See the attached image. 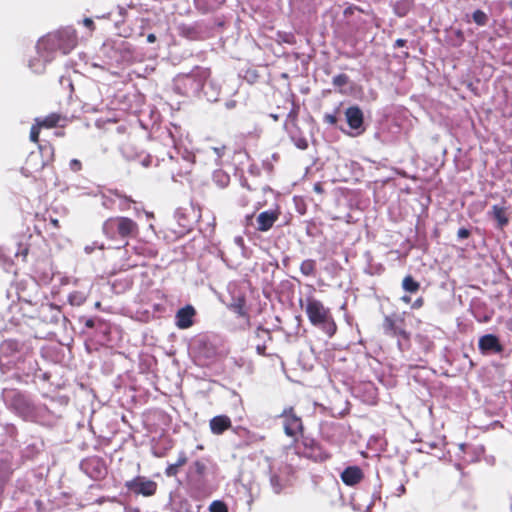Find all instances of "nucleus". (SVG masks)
Instances as JSON below:
<instances>
[{
  "label": "nucleus",
  "mask_w": 512,
  "mask_h": 512,
  "mask_svg": "<svg viewBox=\"0 0 512 512\" xmlns=\"http://www.w3.org/2000/svg\"><path fill=\"white\" fill-rule=\"evenodd\" d=\"M306 315L310 323L321 329L328 337H333L337 332V325L328 307L314 297L306 299Z\"/></svg>",
  "instance_id": "nucleus-1"
},
{
  "label": "nucleus",
  "mask_w": 512,
  "mask_h": 512,
  "mask_svg": "<svg viewBox=\"0 0 512 512\" xmlns=\"http://www.w3.org/2000/svg\"><path fill=\"white\" fill-rule=\"evenodd\" d=\"M104 235L111 240H124L128 244L129 238H135L139 234V226L129 217L116 216L104 221L102 227Z\"/></svg>",
  "instance_id": "nucleus-2"
},
{
  "label": "nucleus",
  "mask_w": 512,
  "mask_h": 512,
  "mask_svg": "<svg viewBox=\"0 0 512 512\" xmlns=\"http://www.w3.org/2000/svg\"><path fill=\"white\" fill-rule=\"evenodd\" d=\"M295 479L296 469L292 464L282 462L277 467L270 466V485L276 494L293 485Z\"/></svg>",
  "instance_id": "nucleus-3"
},
{
  "label": "nucleus",
  "mask_w": 512,
  "mask_h": 512,
  "mask_svg": "<svg viewBox=\"0 0 512 512\" xmlns=\"http://www.w3.org/2000/svg\"><path fill=\"white\" fill-rule=\"evenodd\" d=\"M62 37H70V45H73L74 36L67 29L50 33L38 41L36 48L39 56L43 58L45 62L50 61L51 55L55 51L60 50Z\"/></svg>",
  "instance_id": "nucleus-4"
},
{
  "label": "nucleus",
  "mask_w": 512,
  "mask_h": 512,
  "mask_svg": "<svg viewBox=\"0 0 512 512\" xmlns=\"http://www.w3.org/2000/svg\"><path fill=\"white\" fill-rule=\"evenodd\" d=\"M298 454L304 458L314 462H325L331 458V453L328 452L317 440L312 437L300 436L299 445L296 447Z\"/></svg>",
  "instance_id": "nucleus-5"
},
{
  "label": "nucleus",
  "mask_w": 512,
  "mask_h": 512,
  "mask_svg": "<svg viewBox=\"0 0 512 512\" xmlns=\"http://www.w3.org/2000/svg\"><path fill=\"white\" fill-rule=\"evenodd\" d=\"M278 417L281 419L285 435L292 438L294 442H298L299 437L304 434V424L295 408L285 407Z\"/></svg>",
  "instance_id": "nucleus-6"
},
{
  "label": "nucleus",
  "mask_w": 512,
  "mask_h": 512,
  "mask_svg": "<svg viewBox=\"0 0 512 512\" xmlns=\"http://www.w3.org/2000/svg\"><path fill=\"white\" fill-rule=\"evenodd\" d=\"M196 156L192 152L186 151L178 157H170L169 172L174 181L188 178L194 168Z\"/></svg>",
  "instance_id": "nucleus-7"
},
{
  "label": "nucleus",
  "mask_w": 512,
  "mask_h": 512,
  "mask_svg": "<svg viewBox=\"0 0 512 512\" xmlns=\"http://www.w3.org/2000/svg\"><path fill=\"white\" fill-rule=\"evenodd\" d=\"M382 328L384 334L387 336L400 337L404 340L410 339V333L406 330L404 314H392L384 316Z\"/></svg>",
  "instance_id": "nucleus-8"
},
{
  "label": "nucleus",
  "mask_w": 512,
  "mask_h": 512,
  "mask_svg": "<svg viewBox=\"0 0 512 512\" xmlns=\"http://www.w3.org/2000/svg\"><path fill=\"white\" fill-rule=\"evenodd\" d=\"M125 487L136 496L142 495L144 497H151L156 494L158 484L145 476H136L126 481Z\"/></svg>",
  "instance_id": "nucleus-9"
},
{
  "label": "nucleus",
  "mask_w": 512,
  "mask_h": 512,
  "mask_svg": "<svg viewBox=\"0 0 512 512\" xmlns=\"http://www.w3.org/2000/svg\"><path fill=\"white\" fill-rule=\"evenodd\" d=\"M81 469L93 480H102L108 473L105 460L100 456H90L82 460Z\"/></svg>",
  "instance_id": "nucleus-10"
},
{
  "label": "nucleus",
  "mask_w": 512,
  "mask_h": 512,
  "mask_svg": "<svg viewBox=\"0 0 512 512\" xmlns=\"http://www.w3.org/2000/svg\"><path fill=\"white\" fill-rule=\"evenodd\" d=\"M207 465L204 460L198 459L192 462L186 472V482L192 487L199 489L206 481Z\"/></svg>",
  "instance_id": "nucleus-11"
},
{
  "label": "nucleus",
  "mask_w": 512,
  "mask_h": 512,
  "mask_svg": "<svg viewBox=\"0 0 512 512\" xmlns=\"http://www.w3.org/2000/svg\"><path fill=\"white\" fill-rule=\"evenodd\" d=\"M478 349L483 355L501 354L504 351V346L496 335L485 334L479 338Z\"/></svg>",
  "instance_id": "nucleus-12"
},
{
  "label": "nucleus",
  "mask_w": 512,
  "mask_h": 512,
  "mask_svg": "<svg viewBox=\"0 0 512 512\" xmlns=\"http://www.w3.org/2000/svg\"><path fill=\"white\" fill-rule=\"evenodd\" d=\"M281 215V209L276 206L274 209L261 212L256 218V229L259 232L269 231L274 223L279 219Z\"/></svg>",
  "instance_id": "nucleus-13"
},
{
  "label": "nucleus",
  "mask_w": 512,
  "mask_h": 512,
  "mask_svg": "<svg viewBox=\"0 0 512 512\" xmlns=\"http://www.w3.org/2000/svg\"><path fill=\"white\" fill-rule=\"evenodd\" d=\"M345 117L348 126L357 131V134L364 132V115L360 107L356 105L348 107L345 111Z\"/></svg>",
  "instance_id": "nucleus-14"
},
{
  "label": "nucleus",
  "mask_w": 512,
  "mask_h": 512,
  "mask_svg": "<svg viewBox=\"0 0 512 512\" xmlns=\"http://www.w3.org/2000/svg\"><path fill=\"white\" fill-rule=\"evenodd\" d=\"M286 102L290 103L291 108L287 114L284 127L287 132L293 133V129L298 130V117L300 114V104L296 101L294 94H291Z\"/></svg>",
  "instance_id": "nucleus-15"
},
{
  "label": "nucleus",
  "mask_w": 512,
  "mask_h": 512,
  "mask_svg": "<svg viewBox=\"0 0 512 512\" xmlns=\"http://www.w3.org/2000/svg\"><path fill=\"white\" fill-rule=\"evenodd\" d=\"M273 339L271 331L259 325L254 331L253 341L256 352L261 356H266L267 343Z\"/></svg>",
  "instance_id": "nucleus-16"
},
{
  "label": "nucleus",
  "mask_w": 512,
  "mask_h": 512,
  "mask_svg": "<svg viewBox=\"0 0 512 512\" xmlns=\"http://www.w3.org/2000/svg\"><path fill=\"white\" fill-rule=\"evenodd\" d=\"M196 310L192 305L180 308L175 315V324L179 329H188L194 324Z\"/></svg>",
  "instance_id": "nucleus-17"
},
{
  "label": "nucleus",
  "mask_w": 512,
  "mask_h": 512,
  "mask_svg": "<svg viewBox=\"0 0 512 512\" xmlns=\"http://www.w3.org/2000/svg\"><path fill=\"white\" fill-rule=\"evenodd\" d=\"M364 478L362 469L358 466H349L341 473V480L347 486L359 484Z\"/></svg>",
  "instance_id": "nucleus-18"
},
{
  "label": "nucleus",
  "mask_w": 512,
  "mask_h": 512,
  "mask_svg": "<svg viewBox=\"0 0 512 512\" xmlns=\"http://www.w3.org/2000/svg\"><path fill=\"white\" fill-rule=\"evenodd\" d=\"M23 344L16 339H6L0 344L2 357H16L22 350Z\"/></svg>",
  "instance_id": "nucleus-19"
},
{
  "label": "nucleus",
  "mask_w": 512,
  "mask_h": 512,
  "mask_svg": "<svg viewBox=\"0 0 512 512\" xmlns=\"http://www.w3.org/2000/svg\"><path fill=\"white\" fill-rule=\"evenodd\" d=\"M210 429L211 432L215 435H220L224 433L226 430L231 428L232 422L231 419L226 415H218L213 417L210 420Z\"/></svg>",
  "instance_id": "nucleus-20"
},
{
  "label": "nucleus",
  "mask_w": 512,
  "mask_h": 512,
  "mask_svg": "<svg viewBox=\"0 0 512 512\" xmlns=\"http://www.w3.org/2000/svg\"><path fill=\"white\" fill-rule=\"evenodd\" d=\"M42 320L45 322L57 323L59 320L60 309L57 305L47 303L42 304L39 310Z\"/></svg>",
  "instance_id": "nucleus-21"
},
{
  "label": "nucleus",
  "mask_w": 512,
  "mask_h": 512,
  "mask_svg": "<svg viewBox=\"0 0 512 512\" xmlns=\"http://www.w3.org/2000/svg\"><path fill=\"white\" fill-rule=\"evenodd\" d=\"M489 215L497 222V226L500 229H503L509 223V218L507 216L505 207L493 205Z\"/></svg>",
  "instance_id": "nucleus-22"
},
{
  "label": "nucleus",
  "mask_w": 512,
  "mask_h": 512,
  "mask_svg": "<svg viewBox=\"0 0 512 512\" xmlns=\"http://www.w3.org/2000/svg\"><path fill=\"white\" fill-rule=\"evenodd\" d=\"M61 120H65V118L59 113H51L44 118H36L35 122L41 128L51 129L57 127Z\"/></svg>",
  "instance_id": "nucleus-23"
},
{
  "label": "nucleus",
  "mask_w": 512,
  "mask_h": 512,
  "mask_svg": "<svg viewBox=\"0 0 512 512\" xmlns=\"http://www.w3.org/2000/svg\"><path fill=\"white\" fill-rule=\"evenodd\" d=\"M414 7V0H397L393 11L398 17H405Z\"/></svg>",
  "instance_id": "nucleus-24"
},
{
  "label": "nucleus",
  "mask_w": 512,
  "mask_h": 512,
  "mask_svg": "<svg viewBox=\"0 0 512 512\" xmlns=\"http://www.w3.org/2000/svg\"><path fill=\"white\" fill-rule=\"evenodd\" d=\"M402 288L404 291L413 294L419 291L420 283L413 276L407 275L402 280Z\"/></svg>",
  "instance_id": "nucleus-25"
},
{
  "label": "nucleus",
  "mask_w": 512,
  "mask_h": 512,
  "mask_svg": "<svg viewBox=\"0 0 512 512\" xmlns=\"http://www.w3.org/2000/svg\"><path fill=\"white\" fill-rule=\"evenodd\" d=\"M316 266L317 263L314 259H306L300 264V271L304 276H315Z\"/></svg>",
  "instance_id": "nucleus-26"
},
{
  "label": "nucleus",
  "mask_w": 512,
  "mask_h": 512,
  "mask_svg": "<svg viewBox=\"0 0 512 512\" xmlns=\"http://www.w3.org/2000/svg\"><path fill=\"white\" fill-rule=\"evenodd\" d=\"M12 393H13V396L11 398V405L15 409L20 410V409H25L28 407L27 399L21 392L13 390Z\"/></svg>",
  "instance_id": "nucleus-27"
},
{
  "label": "nucleus",
  "mask_w": 512,
  "mask_h": 512,
  "mask_svg": "<svg viewBox=\"0 0 512 512\" xmlns=\"http://www.w3.org/2000/svg\"><path fill=\"white\" fill-rule=\"evenodd\" d=\"M70 33L74 36V43L73 45H70V37H62L61 39V45H60V51L63 54H68L72 49H74L77 45V34L75 30H68Z\"/></svg>",
  "instance_id": "nucleus-28"
},
{
  "label": "nucleus",
  "mask_w": 512,
  "mask_h": 512,
  "mask_svg": "<svg viewBox=\"0 0 512 512\" xmlns=\"http://www.w3.org/2000/svg\"><path fill=\"white\" fill-rule=\"evenodd\" d=\"M87 295L82 291H73L68 296V301L72 306H81L85 303Z\"/></svg>",
  "instance_id": "nucleus-29"
},
{
  "label": "nucleus",
  "mask_w": 512,
  "mask_h": 512,
  "mask_svg": "<svg viewBox=\"0 0 512 512\" xmlns=\"http://www.w3.org/2000/svg\"><path fill=\"white\" fill-rule=\"evenodd\" d=\"M231 309L241 317L247 316L246 302L243 297L238 298L232 305Z\"/></svg>",
  "instance_id": "nucleus-30"
},
{
  "label": "nucleus",
  "mask_w": 512,
  "mask_h": 512,
  "mask_svg": "<svg viewBox=\"0 0 512 512\" xmlns=\"http://www.w3.org/2000/svg\"><path fill=\"white\" fill-rule=\"evenodd\" d=\"M472 18L473 21L479 26H484L488 22V17L486 13L479 9L473 12Z\"/></svg>",
  "instance_id": "nucleus-31"
},
{
  "label": "nucleus",
  "mask_w": 512,
  "mask_h": 512,
  "mask_svg": "<svg viewBox=\"0 0 512 512\" xmlns=\"http://www.w3.org/2000/svg\"><path fill=\"white\" fill-rule=\"evenodd\" d=\"M210 512H228V507L225 502L220 500L213 501L209 506Z\"/></svg>",
  "instance_id": "nucleus-32"
},
{
  "label": "nucleus",
  "mask_w": 512,
  "mask_h": 512,
  "mask_svg": "<svg viewBox=\"0 0 512 512\" xmlns=\"http://www.w3.org/2000/svg\"><path fill=\"white\" fill-rule=\"evenodd\" d=\"M339 109L336 108L333 113H326L323 116V122L329 125H336L338 122Z\"/></svg>",
  "instance_id": "nucleus-33"
},
{
  "label": "nucleus",
  "mask_w": 512,
  "mask_h": 512,
  "mask_svg": "<svg viewBox=\"0 0 512 512\" xmlns=\"http://www.w3.org/2000/svg\"><path fill=\"white\" fill-rule=\"evenodd\" d=\"M349 82V77L346 74H338L333 77L332 83L335 87H343Z\"/></svg>",
  "instance_id": "nucleus-34"
},
{
  "label": "nucleus",
  "mask_w": 512,
  "mask_h": 512,
  "mask_svg": "<svg viewBox=\"0 0 512 512\" xmlns=\"http://www.w3.org/2000/svg\"><path fill=\"white\" fill-rule=\"evenodd\" d=\"M42 128L35 122V124L32 125L31 129H30V135H29V138L30 140L33 142V143H38L39 142V135H40V130Z\"/></svg>",
  "instance_id": "nucleus-35"
},
{
  "label": "nucleus",
  "mask_w": 512,
  "mask_h": 512,
  "mask_svg": "<svg viewBox=\"0 0 512 512\" xmlns=\"http://www.w3.org/2000/svg\"><path fill=\"white\" fill-rule=\"evenodd\" d=\"M179 470H180V467L176 464V463H173V464H169L166 469H165V475L167 477H175L178 475L179 473Z\"/></svg>",
  "instance_id": "nucleus-36"
},
{
  "label": "nucleus",
  "mask_w": 512,
  "mask_h": 512,
  "mask_svg": "<svg viewBox=\"0 0 512 512\" xmlns=\"http://www.w3.org/2000/svg\"><path fill=\"white\" fill-rule=\"evenodd\" d=\"M188 462V457L184 451H180L178 454L177 461L175 462L180 468L186 465Z\"/></svg>",
  "instance_id": "nucleus-37"
},
{
  "label": "nucleus",
  "mask_w": 512,
  "mask_h": 512,
  "mask_svg": "<svg viewBox=\"0 0 512 512\" xmlns=\"http://www.w3.org/2000/svg\"><path fill=\"white\" fill-rule=\"evenodd\" d=\"M69 167L72 171L78 172L82 169V163L78 159H72L69 163Z\"/></svg>",
  "instance_id": "nucleus-38"
},
{
  "label": "nucleus",
  "mask_w": 512,
  "mask_h": 512,
  "mask_svg": "<svg viewBox=\"0 0 512 512\" xmlns=\"http://www.w3.org/2000/svg\"><path fill=\"white\" fill-rule=\"evenodd\" d=\"M470 231L466 228H460L457 232V236L460 239H466L470 236Z\"/></svg>",
  "instance_id": "nucleus-39"
},
{
  "label": "nucleus",
  "mask_w": 512,
  "mask_h": 512,
  "mask_svg": "<svg viewBox=\"0 0 512 512\" xmlns=\"http://www.w3.org/2000/svg\"><path fill=\"white\" fill-rule=\"evenodd\" d=\"M28 253H29V248L27 246H24V247L20 246L18 251H17V253H16V255L17 256L20 255V256L23 257V259H26Z\"/></svg>",
  "instance_id": "nucleus-40"
},
{
  "label": "nucleus",
  "mask_w": 512,
  "mask_h": 512,
  "mask_svg": "<svg viewBox=\"0 0 512 512\" xmlns=\"http://www.w3.org/2000/svg\"><path fill=\"white\" fill-rule=\"evenodd\" d=\"M38 63H39V60H38V59L30 60V61H29V67H30L31 69H33L35 72H39L41 69H40V67H39Z\"/></svg>",
  "instance_id": "nucleus-41"
},
{
  "label": "nucleus",
  "mask_w": 512,
  "mask_h": 512,
  "mask_svg": "<svg viewBox=\"0 0 512 512\" xmlns=\"http://www.w3.org/2000/svg\"><path fill=\"white\" fill-rule=\"evenodd\" d=\"M424 304V299L423 297H419L417 298L413 303H412V308L413 309H419L423 306Z\"/></svg>",
  "instance_id": "nucleus-42"
},
{
  "label": "nucleus",
  "mask_w": 512,
  "mask_h": 512,
  "mask_svg": "<svg viewBox=\"0 0 512 512\" xmlns=\"http://www.w3.org/2000/svg\"><path fill=\"white\" fill-rule=\"evenodd\" d=\"M83 24L89 28L90 30H94L95 29V25H94V22L91 18H85L83 20Z\"/></svg>",
  "instance_id": "nucleus-43"
},
{
  "label": "nucleus",
  "mask_w": 512,
  "mask_h": 512,
  "mask_svg": "<svg viewBox=\"0 0 512 512\" xmlns=\"http://www.w3.org/2000/svg\"><path fill=\"white\" fill-rule=\"evenodd\" d=\"M406 43H407V40H405V39H397L395 41L394 47H397V48L404 47L406 45Z\"/></svg>",
  "instance_id": "nucleus-44"
},
{
  "label": "nucleus",
  "mask_w": 512,
  "mask_h": 512,
  "mask_svg": "<svg viewBox=\"0 0 512 512\" xmlns=\"http://www.w3.org/2000/svg\"><path fill=\"white\" fill-rule=\"evenodd\" d=\"M50 223L54 228H60L59 220L56 218H50Z\"/></svg>",
  "instance_id": "nucleus-45"
},
{
  "label": "nucleus",
  "mask_w": 512,
  "mask_h": 512,
  "mask_svg": "<svg viewBox=\"0 0 512 512\" xmlns=\"http://www.w3.org/2000/svg\"><path fill=\"white\" fill-rule=\"evenodd\" d=\"M85 326L87 328H94L95 326V322L93 319H87L86 322H85Z\"/></svg>",
  "instance_id": "nucleus-46"
},
{
  "label": "nucleus",
  "mask_w": 512,
  "mask_h": 512,
  "mask_svg": "<svg viewBox=\"0 0 512 512\" xmlns=\"http://www.w3.org/2000/svg\"><path fill=\"white\" fill-rule=\"evenodd\" d=\"M147 41H148L149 43H154V42L156 41V35H155V34H153V33L148 34V36H147Z\"/></svg>",
  "instance_id": "nucleus-47"
},
{
  "label": "nucleus",
  "mask_w": 512,
  "mask_h": 512,
  "mask_svg": "<svg viewBox=\"0 0 512 512\" xmlns=\"http://www.w3.org/2000/svg\"><path fill=\"white\" fill-rule=\"evenodd\" d=\"M297 146L301 149H305L307 147V142L305 139H302L299 141V143L297 144Z\"/></svg>",
  "instance_id": "nucleus-48"
},
{
  "label": "nucleus",
  "mask_w": 512,
  "mask_h": 512,
  "mask_svg": "<svg viewBox=\"0 0 512 512\" xmlns=\"http://www.w3.org/2000/svg\"><path fill=\"white\" fill-rule=\"evenodd\" d=\"M401 301H403L406 304H409L411 302V297L407 296V295H404V296L401 297Z\"/></svg>",
  "instance_id": "nucleus-49"
},
{
  "label": "nucleus",
  "mask_w": 512,
  "mask_h": 512,
  "mask_svg": "<svg viewBox=\"0 0 512 512\" xmlns=\"http://www.w3.org/2000/svg\"><path fill=\"white\" fill-rule=\"evenodd\" d=\"M314 190H315L316 192H318V193L322 192V187H321V185H320V184H316V185L314 186Z\"/></svg>",
  "instance_id": "nucleus-50"
},
{
  "label": "nucleus",
  "mask_w": 512,
  "mask_h": 512,
  "mask_svg": "<svg viewBox=\"0 0 512 512\" xmlns=\"http://www.w3.org/2000/svg\"><path fill=\"white\" fill-rule=\"evenodd\" d=\"M466 446H467V445H466L465 443H462V444H460V445H459V448H460V450H461V451H463V452H464V451H465Z\"/></svg>",
  "instance_id": "nucleus-51"
},
{
  "label": "nucleus",
  "mask_w": 512,
  "mask_h": 512,
  "mask_svg": "<svg viewBox=\"0 0 512 512\" xmlns=\"http://www.w3.org/2000/svg\"><path fill=\"white\" fill-rule=\"evenodd\" d=\"M126 512H140L138 508H130Z\"/></svg>",
  "instance_id": "nucleus-52"
},
{
  "label": "nucleus",
  "mask_w": 512,
  "mask_h": 512,
  "mask_svg": "<svg viewBox=\"0 0 512 512\" xmlns=\"http://www.w3.org/2000/svg\"><path fill=\"white\" fill-rule=\"evenodd\" d=\"M271 117H272L275 121H277V120L279 119V116H278V115H275V114H271Z\"/></svg>",
  "instance_id": "nucleus-53"
},
{
  "label": "nucleus",
  "mask_w": 512,
  "mask_h": 512,
  "mask_svg": "<svg viewBox=\"0 0 512 512\" xmlns=\"http://www.w3.org/2000/svg\"><path fill=\"white\" fill-rule=\"evenodd\" d=\"M348 13H351V8H347L345 11H344V14L347 15Z\"/></svg>",
  "instance_id": "nucleus-54"
},
{
  "label": "nucleus",
  "mask_w": 512,
  "mask_h": 512,
  "mask_svg": "<svg viewBox=\"0 0 512 512\" xmlns=\"http://www.w3.org/2000/svg\"><path fill=\"white\" fill-rule=\"evenodd\" d=\"M123 198H124L125 200L129 201V202H132V203L134 202L131 198H128V197H126V196H124Z\"/></svg>",
  "instance_id": "nucleus-55"
},
{
  "label": "nucleus",
  "mask_w": 512,
  "mask_h": 512,
  "mask_svg": "<svg viewBox=\"0 0 512 512\" xmlns=\"http://www.w3.org/2000/svg\"><path fill=\"white\" fill-rule=\"evenodd\" d=\"M252 217H253V215H248V216L246 217V219H247V220H251V219H252Z\"/></svg>",
  "instance_id": "nucleus-56"
}]
</instances>
